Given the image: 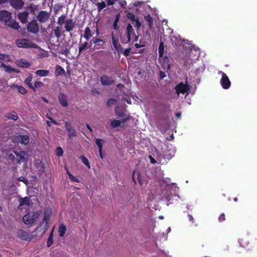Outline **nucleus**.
<instances>
[{
	"instance_id": "48",
	"label": "nucleus",
	"mask_w": 257,
	"mask_h": 257,
	"mask_svg": "<svg viewBox=\"0 0 257 257\" xmlns=\"http://www.w3.org/2000/svg\"><path fill=\"white\" fill-rule=\"evenodd\" d=\"M132 24L135 27H137L138 29H139L141 26V24L138 18H137L134 22H132Z\"/></svg>"
},
{
	"instance_id": "34",
	"label": "nucleus",
	"mask_w": 257,
	"mask_h": 257,
	"mask_svg": "<svg viewBox=\"0 0 257 257\" xmlns=\"http://www.w3.org/2000/svg\"><path fill=\"white\" fill-rule=\"evenodd\" d=\"M66 16L65 15H62L60 17H58L57 23L58 25L62 26L64 23L65 24V19Z\"/></svg>"
},
{
	"instance_id": "40",
	"label": "nucleus",
	"mask_w": 257,
	"mask_h": 257,
	"mask_svg": "<svg viewBox=\"0 0 257 257\" xmlns=\"http://www.w3.org/2000/svg\"><path fill=\"white\" fill-rule=\"evenodd\" d=\"M88 45V42H85L83 44L80 45L79 47V54H80L83 51L86 49L87 48V46Z\"/></svg>"
},
{
	"instance_id": "35",
	"label": "nucleus",
	"mask_w": 257,
	"mask_h": 257,
	"mask_svg": "<svg viewBox=\"0 0 257 257\" xmlns=\"http://www.w3.org/2000/svg\"><path fill=\"white\" fill-rule=\"evenodd\" d=\"M20 138L21 139V143L22 144H23L25 145L28 144V143L29 142V138L28 136H27V135L20 136Z\"/></svg>"
},
{
	"instance_id": "62",
	"label": "nucleus",
	"mask_w": 257,
	"mask_h": 257,
	"mask_svg": "<svg viewBox=\"0 0 257 257\" xmlns=\"http://www.w3.org/2000/svg\"><path fill=\"white\" fill-rule=\"evenodd\" d=\"M113 28L114 30H118L119 29V26H118L117 25V23H115L114 22L113 23Z\"/></svg>"
},
{
	"instance_id": "36",
	"label": "nucleus",
	"mask_w": 257,
	"mask_h": 257,
	"mask_svg": "<svg viewBox=\"0 0 257 257\" xmlns=\"http://www.w3.org/2000/svg\"><path fill=\"white\" fill-rule=\"evenodd\" d=\"M67 174L68 175L69 179L71 181H72L73 182H77V183L79 182V179L77 177L73 176L72 174H71L68 169L67 170Z\"/></svg>"
},
{
	"instance_id": "20",
	"label": "nucleus",
	"mask_w": 257,
	"mask_h": 257,
	"mask_svg": "<svg viewBox=\"0 0 257 257\" xmlns=\"http://www.w3.org/2000/svg\"><path fill=\"white\" fill-rule=\"evenodd\" d=\"M135 35V33L131 24H128L126 27V36L131 40V36Z\"/></svg>"
},
{
	"instance_id": "45",
	"label": "nucleus",
	"mask_w": 257,
	"mask_h": 257,
	"mask_svg": "<svg viewBox=\"0 0 257 257\" xmlns=\"http://www.w3.org/2000/svg\"><path fill=\"white\" fill-rule=\"evenodd\" d=\"M54 34L57 37V38H59L61 36V29L59 27H56L54 30Z\"/></svg>"
},
{
	"instance_id": "41",
	"label": "nucleus",
	"mask_w": 257,
	"mask_h": 257,
	"mask_svg": "<svg viewBox=\"0 0 257 257\" xmlns=\"http://www.w3.org/2000/svg\"><path fill=\"white\" fill-rule=\"evenodd\" d=\"M44 84L42 82L37 81L35 82L34 85H33V88H32L34 91H36V88L41 87L43 86Z\"/></svg>"
},
{
	"instance_id": "7",
	"label": "nucleus",
	"mask_w": 257,
	"mask_h": 257,
	"mask_svg": "<svg viewBox=\"0 0 257 257\" xmlns=\"http://www.w3.org/2000/svg\"><path fill=\"white\" fill-rule=\"evenodd\" d=\"M50 16V13L46 11H41L36 16L37 21L41 23H45L49 20Z\"/></svg>"
},
{
	"instance_id": "63",
	"label": "nucleus",
	"mask_w": 257,
	"mask_h": 257,
	"mask_svg": "<svg viewBox=\"0 0 257 257\" xmlns=\"http://www.w3.org/2000/svg\"><path fill=\"white\" fill-rule=\"evenodd\" d=\"M120 18V14H118L116 15L114 22L118 23Z\"/></svg>"
},
{
	"instance_id": "56",
	"label": "nucleus",
	"mask_w": 257,
	"mask_h": 257,
	"mask_svg": "<svg viewBox=\"0 0 257 257\" xmlns=\"http://www.w3.org/2000/svg\"><path fill=\"white\" fill-rule=\"evenodd\" d=\"M131 51V48H127L124 50L123 52V54L124 56L127 57L130 54Z\"/></svg>"
},
{
	"instance_id": "27",
	"label": "nucleus",
	"mask_w": 257,
	"mask_h": 257,
	"mask_svg": "<svg viewBox=\"0 0 257 257\" xmlns=\"http://www.w3.org/2000/svg\"><path fill=\"white\" fill-rule=\"evenodd\" d=\"M65 73L64 69L59 65H57L56 67L55 75L58 76L60 75H63Z\"/></svg>"
},
{
	"instance_id": "43",
	"label": "nucleus",
	"mask_w": 257,
	"mask_h": 257,
	"mask_svg": "<svg viewBox=\"0 0 257 257\" xmlns=\"http://www.w3.org/2000/svg\"><path fill=\"white\" fill-rule=\"evenodd\" d=\"M127 18L130 19L132 22L136 20V17L135 14L131 12H128L126 15Z\"/></svg>"
},
{
	"instance_id": "59",
	"label": "nucleus",
	"mask_w": 257,
	"mask_h": 257,
	"mask_svg": "<svg viewBox=\"0 0 257 257\" xmlns=\"http://www.w3.org/2000/svg\"><path fill=\"white\" fill-rule=\"evenodd\" d=\"M18 181L23 182L25 184H27L28 181L23 177H20L18 178Z\"/></svg>"
},
{
	"instance_id": "50",
	"label": "nucleus",
	"mask_w": 257,
	"mask_h": 257,
	"mask_svg": "<svg viewBox=\"0 0 257 257\" xmlns=\"http://www.w3.org/2000/svg\"><path fill=\"white\" fill-rule=\"evenodd\" d=\"M18 91L22 94H26L27 93V90L22 86L18 87Z\"/></svg>"
},
{
	"instance_id": "24",
	"label": "nucleus",
	"mask_w": 257,
	"mask_h": 257,
	"mask_svg": "<svg viewBox=\"0 0 257 257\" xmlns=\"http://www.w3.org/2000/svg\"><path fill=\"white\" fill-rule=\"evenodd\" d=\"M33 80V75L32 74H29L28 77L26 78L24 81L25 83L30 88H33V85L31 83V81Z\"/></svg>"
},
{
	"instance_id": "51",
	"label": "nucleus",
	"mask_w": 257,
	"mask_h": 257,
	"mask_svg": "<svg viewBox=\"0 0 257 257\" xmlns=\"http://www.w3.org/2000/svg\"><path fill=\"white\" fill-rule=\"evenodd\" d=\"M63 154V150L61 147H58L56 149V155L58 157H61Z\"/></svg>"
},
{
	"instance_id": "4",
	"label": "nucleus",
	"mask_w": 257,
	"mask_h": 257,
	"mask_svg": "<svg viewBox=\"0 0 257 257\" xmlns=\"http://www.w3.org/2000/svg\"><path fill=\"white\" fill-rule=\"evenodd\" d=\"M27 31L29 33L37 34L39 32V26L36 20H33L29 22L27 27Z\"/></svg>"
},
{
	"instance_id": "55",
	"label": "nucleus",
	"mask_w": 257,
	"mask_h": 257,
	"mask_svg": "<svg viewBox=\"0 0 257 257\" xmlns=\"http://www.w3.org/2000/svg\"><path fill=\"white\" fill-rule=\"evenodd\" d=\"M53 242V238L49 237L48 238V240H47V246L50 247L52 245Z\"/></svg>"
},
{
	"instance_id": "5",
	"label": "nucleus",
	"mask_w": 257,
	"mask_h": 257,
	"mask_svg": "<svg viewBox=\"0 0 257 257\" xmlns=\"http://www.w3.org/2000/svg\"><path fill=\"white\" fill-rule=\"evenodd\" d=\"M218 74L221 75L220 79V84L222 88L224 89H228L231 85V82L227 75L221 71H218Z\"/></svg>"
},
{
	"instance_id": "53",
	"label": "nucleus",
	"mask_w": 257,
	"mask_h": 257,
	"mask_svg": "<svg viewBox=\"0 0 257 257\" xmlns=\"http://www.w3.org/2000/svg\"><path fill=\"white\" fill-rule=\"evenodd\" d=\"M115 113L119 117H123L124 116L125 113L123 111L115 109Z\"/></svg>"
},
{
	"instance_id": "54",
	"label": "nucleus",
	"mask_w": 257,
	"mask_h": 257,
	"mask_svg": "<svg viewBox=\"0 0 257 257\" xmlns=\"http://www.w3.org/2000/svg\"><path fill=\"white\" fill-rule=\"evenodd\" d=\"M225 220V215L224 213H221L218 217V221L219 222H223Z\"/></svg>"
},
{
	"instance_id": "1",
	"label": "nucleus",
	"mask_w": 257,
	"mask_h": 257,
	"mask_svg": "<svg viewBox=\"0 0 257 257\" xmlns=\"http://www.w3.org/2000/svg\"><path fill=\"white\" fill-rule=\"evenodd\" d=\"M50 220V216L48 212H45L44 213L43 220L40 223L36 229V234L37 236H41L44 234L49 227V222Z\"/></svg>"
},
{
	"instance_id": "16",
	"label": "nucleus",
	"mask_w": 257,
	"mask_h": 257,
	"mask_svg": "<svg viewBox=\"0 0 257 257\" xmlns=\"http://www.w3.org/2000/svg\"><path fill=\"white\" fill-rule=\"evenodd\" d=\"M58 99L62 106L66 107L68 105L67 96L64 93H60L58 95Z\"/></svg>"
},
{
	"instance_id": "8",
	"label": "nucleus",
	"mask_w": 257,
	"mask_h": 257,
	"mask_svg": "<svg viewBox=\"0 0 257 257\" xmlns=\"http://www.w3.org/2000/svg\"><path fill=\"white\" fill-rule=\"evenodd\" d=\"M175 89L178 94L180 93L185 94L186 92H188L190 87L188 84H184L183 82H180L175 86Z\"/></svg>"
},
{
	"instance_id": "21",
	"label": "nucleus",
	"mask_w": 257,
	"mask_h": 257,
	"mask_svg": "<svg viewBox=\"0 0 257 257\" xmlns=\"http://www.w3.org/2000/svg\"><path fill=\"white\" fill-rule=\"evenodd\" d=\"M6 116L8 119L14 121H16L19 118L17 113L14 111L10 113H7L6 114Z\"/></svg>"
},
{
	"instance_id": "57",
	"label": "nucleus",
	"mask_w": 257,
	"mask_h": 257,
	"mask_svg": "<svg viewBox=\"0 0 257 257\" xmlns=\"http://www.w3.org/2000/svg\"><path fill=\"white\" fill-rule=\"evenodd\" d=\"M166 74L164 72L162 71H160L159 72V78L160 79H163L166 77Z\"/></svg>"
},
{
	"instance_id": "60",
	"label": "nucleus",
	"mask_w": 257,
	"mask_h": 257,
	"mask_svg": "<svg viewBox=\"0 0 257 257\" xmlns=\"http://www.w3.org/2000/svg\"><path fill=\"white\" fill-rule=\"evenodd\" d=\"M251 243L252 244V246H257V239L255 238H252L251 239Z\"/></svg>"
},
{
	"instance_id": "18",
	"label": "nucleus",
	"mask_w": 257,
	"mask_h": 257,
	"mask_svg": "<svg viewBox=\"0 0 257 257\" xmlns=\"http://www.w3.org/2000/svg\"><path fill=\"white\" fill-rule=\"evenodd\" d=\"M25 9L29 11L31 14L34 15L36 14V12L38 10V6L31 3L26 7Z\"/></svg>"
},
{
	"instance_id": "15",
	"label": "nucleus",
	"mask_w": 257,
	"mask_h": 257,
	"mask_svg": "<svg viewBox=\"0 0 257 257\" xmlns=\"http://www.w3.org/2000/svg\"><path fill=\"white\" fill-rule=\"evenodd\" d=\"M29 13L27 11L20 13L18 14V18L20 21L23 24H26L28 22Z\"/></svg>"
},
{
	"instance_id": "52",
	"label": "nucleus",
	"mask_w": 257,
	"mask_h": 257,
	"mask_svg": "<svg viewBox=\"0 0 257 257\" xmlns=\"http://www.w3.org/2000/svg\"><path fill=\"white\" fill-rule=\"evenodd\" d=\"M2 67L6 68V71L8 72H12V67L10 66L6 65L4 63L2 64Z\"/></svg>"
},
{
	"instance_id": "39",
	"label": "nucleus",
	"mask_w": 257,
	"mask_h": 257,
	"mask_svg": "<svg viewBox=\"0 0 257 257\" xmlns=\"http://www.w3.org/2000/svg\"><path fill=\"white\" fill-rule=\"evenodd\" d=\"M96 6L97 7V10L99 12H101L104 8L106 7V4L104 2H102L101 3H98L96 4Z\"/></svg>"
},
{
	"instance_id": "42",
	"label": "nucleus",
	"mask_w": 257,
	"mask_h": 257,
	"mask_svg": "<svg viewBox=\"0 0 257 257\" xmlns=\"http://www.w3.org/2000/svg\"><path fill=\"white\" fill-rule=\"evenodd\" d=\"M121 124V121L119 120H113L111 122L110 125L113 128H115L119 126Z\"/></svg>"
},
{
	"instance_id": "22",
	"label": "nucleus",
	"mask_w": 257,
	"mask_h": 257,
	"mask_svg": "<svg viewBox=\"0 0 257 257\" xmlns=\"http://www.w3.org/2000/svg\"><path fill=\"white\" fill-rule=\"evenodd\" d=\"M92 37L91 30L89 27H87L84 31L83 37L87 40L88 41Z\"/></svg>"
},
{
	"instance_id": "17",
	"label": "nucleus",
	"mask_w": 257,
	"mask_h": 257,
	"mask_svg": "<svg viewBox=\"0 0 257 257\" xmlns=\"http://www.w3.org/2000/svg\"><path fill=\"white\" fill-rule=\"evenodd\" d=\"M16 64L18 66L25 68H29L31 66V64L29 62H28L25 59H23L17 60Z\"/></svg>"
},
{
	"instance_id": "47",
	"label": "nucleus",
	"mask_w": 257,
	"mask_h": 257,
	"mask_svg": "<svg viewBox=\"0 0 257 257\" xmlns=\"http://www.w3.org/2000/svg\"><path fill=\"white\" fill-rule=\"evenodd\" d=\"M116 102V100L115 98H111L108 99L107 101V105L110 106L112 105H114Z\"/></svg>"
},
{
	"instance_id": "10",
	"label": "nucleus",
	"mask_w": 257,
	"mask_h": 257,
	"mask_svg": "<svg viewBox=\"0 0 257 257\" xmlns=\"http://www.w3.org/2000/svg\"><path fill=\"white\" fill-rule=\"evenodd\" d=\"M100 82L103 85L109 86L113 84L114 82V80L112 77L107 75H103L100 77Z\"/></svg>"
},
{
	"instance_id": "30",
	"label": "nucleus",
	"mask_w": 257,
	"mask_h": 257,
	"mask_svg": "<svg viewBox=\"0 0 257 257\" xmlns=\"http://www.w3.org/2000/svg\"><path fill=\"white\" fill-rule=\"evenodd\" d=\"M7 25L9 27H10V28H11L14 30H18L19 28H20L19 23L16 21L11 22L10 23L7 24Z\"/></svg>"
},
{
	"instance_id": "58",
	"label": "nucleus",
	"mask_w": 257,
	"mask_h": 257,
	"mask_svg": "<svg viewBox=\"0 0 257 257\" xmlns=\"http://www.w3.org/2000/svg\"><path fill=\"white\" fill-rule=\"evenodd\" d=\"M8 160L9 161H11L12 162H14L15 161V155L12 154H11L10 155H9L8 158Z\"/></svg>"
},
{
	"instance_id": "49",
	"label": "nucleus",
	"mask_w": 257,
	"mask_h": 257,
	"mask_svg": "<svg viewBox=\"0 0 257 257\" xmlns=\"http://www.w3.org/2000/svg\"><path fill=\"white\" fill-rule=\"evenodd\" d=\"M91 43L93 42L95 44H99L100 42H103V41L100 38H93L92 40L90 42Z\"/></svg>"
},
{
	"instance_id": "2",
	"label": "nucleus",
	"mask_w": 257,
	"mask_h": 257,
	"mask_svg": "<svg viewBox=\"0 0 257 257\" xmlns=\"http://www.w3.org/2000/svg\"><path fill=\"white\" fill-rule=\"evenodd\" d=\"M40 215L38 211L29 212L23 217L24 223L27 225L35 222Z\"/></svg>"
},
{
	"instance_id": "11",
	"label": "nucleus",
	"mask_w": 257,
	"mask_h": 257,
	"mask_svg": "<svg viewBox=\"0 0 257 257\" xmlns=\"http://www.w3.org/2000/svg\"><path fill=\"white\" fill-rule=\"evenodd\" d=\"M9 3L13 8L17 10L22 9L24 5L23 0H9Z\"/></svg>"
},
{
	"instance_id": "13",
	"label": "nucleus",
	"mask_w": 257,
	"mask_h": 257,
	"mask_svg": "<svg viewBox=\"0 0 257 257\" xmlns=\"http://www.w3.org/2000/svg\"><path fill=\"white\" fill-rule=\"evenodd\" d=\"M75 27V22L73 19H67L65 21V28L67 32L72 31Z\"/></svg>"
},
{
	"instance_id": "14",
	"label": "nucleus",
	"mask_w": 257,
	"mask_h": 257,
	"mask_svg": "<svg viewBox=\"0 0 257 257\" xmlns=\"http://www.w3.org/2000/svg\"><path fill=\"white\" fill-rule=\"evenodd\" d=\"M112 41L114 48L116 49V50L119 52L121 53L122 52V48L121 46L119 43L118 39L115 37L113 33L112 34Z\"/></svg>"
},
{
	"instance_id": "23",
	"label": "nucleus",
	"mask_w": 257,
	"mask_h": 257,
	"mask_svg": "<svg viewBox=\"0 0 257 257\" xmlns=\"http://www.w3.org/2000/svg\"><path fill=\"white\" fill-rule=\"evenodd\" d=\"M19 206H22L25 205H30V199L28 197H25L24 198H20L19 199Z\"/></svg>"
},
{
	"instance_id": "29",
	"label": "nucleus",
	"mask_w": 257,
	"mask_h": 257,
	"mask_svg": "<svg viewBox=\"0 0 257 257\" xmlns=\"http://www.w3.org/2000/svg\"><path fill=\"white\" fill-rule=\"evenodd\" d=\"M145 19L148 23L150 29H151L154 22L153 17L150 14H148L145 16Z\"/></svg>"
},
{
	"instance_id": "19",
	"label": "nucleus",
	"mask_w": 257,
	"mask_h": 257,
	"mask_svg": "<svg viewBox=\"0 0 257 257\" xmlns=\"http://www.w3.org/2000/svg\"><path fill=\"white\" fill-rule=\"evenodd\" d=\"M18 236L23 240H28L30 239V234L23 230H19L18 232Z\"/></svg>"
},
{
	"instance_id": "44",
	"label": "nucleus",
	"mask_w": 257,
	"mask_h": 257,
	"mask_svg": "<svg viewBox=\"0 0 257 257\" xmlns=\"http://www.w3.org/2000/svg\"><path fill=\"white\" fill-rule=\"evenodd\" d=\"M120 42L122 44H126L131 41L130 39H128L126 36H121L120 37Z\"/></svg>"
},
{
	"instance_id": "26",
	"label": "nucleus",
	"mask_w": 257,
	"mask_h": 257,
	"mask_svg": "<svg viewBox=\"0 0 257 257\" xmlns=\"http://www.w3.org/2000/svg\"><path fill=\"white\" fill-rule=\"evenodd\" d=\"M35 74L41 77H45L49 75V71L47 70L39 69L35 72Z\"/></svg>"
},
{
	"instance_id": "32",
	"label": "nucleus",
	"mask_w": 257,
	"mask_h": 257,
	"mask_svg": "<svg viewBox=\"0 0 257 257\" xmlns=\"http://www.w3.org/2000/svg\"><path fill=\"white\" fill-rule=\"evenodd\" d=\"M14 153L17 157H19V159H18L17 163H20L21 160L24 159L25 152L21 151L20 152H18L14 151Z\"/></svg>"
},
{
	"instance_id": "38",
	"label": "nucleus",
	"mask_w": 257,
	"mask_h": 257,
	"mask_svg": "<svg viewBox=\"0 0 257 257\" xmlns=\"http://www.w3.org/2000/svg\"><path fill=\"white\" fill-rule=\"evenodd\" d=\"M104 143V141L101 139H97L96 140V143L99 148V152L102 151V145Z\"/></svg>"
},
{
	"instance_id": "12",
	"label": "nucleus",
	"mask_w": 257,
	"mask_h": 257,
	"mask_svg": "<svg viewBox=\"0 0 257 257\" xmlns=\"http://www.w3.org/2000/svg\"><path fill=\"white\" fill-rule=\"evenodd\" d=\"M249 239L248 236H243L242 237L239 238L238 243L240 246L246 249H249Z\"/></svg>"
},
{
	"instance_id": "25",
	"label": "nucleus",
	"mask_w": 257,
	"mask_h": 257,
	"mask_svg": "<svg viewBox=\"0 0 257 257\" xmlns=\"http://www.w3.org/2000/svg\"><path fill=\"white\" fill-rule=\"evenodd\" d=\"M70 47L68 44H66L65 46H62L60 51V53L67 56L70 53Z\"/></svg>"
},
{
	"instance_id": "64",
	"label": "nucleus",
	"mask_w": 257,
	"mask_h": 257,
	"mask_svg": "<svg viewBox=\"0 0 257 257\" xmlns=\"http://www.w3.org/2000/svg\"><path fill=\"white\" fill-rule=\"evenodd\" d=\"M48 118H49V119H50L54 124H56V125H59V123L58 122H57L56 120H54L53 119V118L51 117H48Z\"/></svg>"
},
{
	"instance_id": "46",
	"label": "nucleus",
	"mask_w": 257,
	"mask_h": 257,
	"mask_svg": "<svg viewBox=\"0 0 257 257\" xmlns=\"http://www.w3.org/2000/svg\"><path fill=\"white\" fill-rule=\"evenodd\" d=\"M167 60V61H169V59L168 58L165 57L164 59V60ZM162 67L164 69L167 68V70H169L170 68V65L168 62H166L165 61H164V63L162 65Z\"/></svg>"
},
{
	"instance_id": "3",
	"label": "nucleus",
	"mask_w": 257,
	"mask_h": 257,
	"mask_svg": "<svg viewBox=\"0 0 257 257\" xmlns=\"http://www.w3.org/2000/svg\"><path fill=\"white\" fill-rule=\"evenodd\" d=\"M16 44L18 47L20 48H37L38 46L36 44L31 42L29 40L26 39H18L16 41Z\"/></svg>"
},
{
	"instance_id": "37",
	"label": "nucleus",
	"mask_w": 257,
	"mask_h": 257,
	"mask_svg": "<svg viewBox=\"0 0 257 257\" xmlns=\"http://www.w3.org/2000/svg\"><path fill=\"white\" fill-rule=\"evenodd\" d=\"M80 159L81 160L82 162L84 164H85L88 169L90 168V165L89 164V162L88 161V160L87 159L86 157L82 155L80 157Z\"/></svg>"
},
{
	"instance_id": "31",
	"label": "nucleus",
	"mask_w": 257,
	"mask_h": 257,
	"mask_svg": "<svg viewBox=\"0 0 257 257\" xmlns=\"http://www.w3.org/2000/svg\"><path fill=\"white\" fill-rule=\"evenodd\" d=\"M164 51V43L161 41L160 43V44H159V47H158V52H159V56L160 57H162L163 56Z\"/></svg>"
},
{
	"instance_id": "61",
	"label": "nucleus",
	"mask_w": 257,
	"mask_h": 257,
	"mask_svg": "<svg viewBox=\"0 0 257 257\" xmlns=\"http://www.w3.org/2000/svg\"><path fill=\"white\" fill-rule=\"evenodd\" d=\"M116 0H108L107 1V5L111 6L115 4Z\"/></svg>"
},
{
	"instance_id": "28",
	"label": "nucleus",
	"mask_w": 257,
	"mask_h": 257,
	"mask_svg": "<svg viewBox=\"0 0 257 257\" xmlns=\"http://www.w3.org/2000/svg\"><path fill=\"white\" fill-rule=\"evenodd\" d=\"M66 230V227L63 224H61L58 228V232L60 237H63Z\"/></svg>"
},
{
	"instance_id": "33",
	"label": "nucleus",
	"mask_w": 257,
	"mask_h": 257,
	"mask_svg": "<svg viewBox=\"0 0 257 257\" xmlns=\"http://www.w3.org/2000/svg\"><path fill=\"white\" fill-rule=\"evenodd\" d=\"M136 173H137L138 180L139 183L141 185H142V182H141V181H141V174H140V173L139 172H137L136 171H134V172H133V177H132V178H133V181H134V183H135V184H137V182H136V180H135V174Z\"/></svg>"
},
{
	"instance_id": "9",
	"label": "nucleus",
	"mask_w": 257,
	"mask_h": 257,
	"mask_svg": "<svg viewBox=\"0 0 257 257\" xmlns=\"http://www.w3.org/2000/svg\"><path fill=\"white\" fill-rule=\"evenodd\" d=\"M11 18L12 14L10 12L6 10L0 11V21L4 22L7 25Z\"/></svg>"
},
{
	"instance_id": "6",
	"label": "nucleus",
	"mask_w": 257,
	"mask_h": 257,
	"mask_svg": "<svg viewBox=\"0 0 257 257\" xmlns=\"http://www.w3.org/2000/svg\"><path fill=\"white\" fill-rule=\"evenodd\" d=\"M65 126L68 133V137L69 139H72L77 136L76 130L72 125L70 122H65Z\"/></svg>"
}]
</instances>
